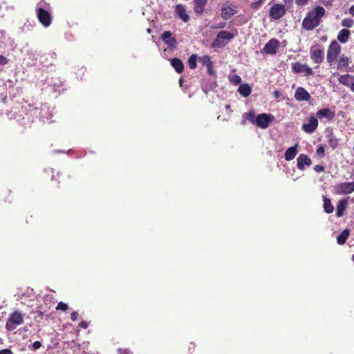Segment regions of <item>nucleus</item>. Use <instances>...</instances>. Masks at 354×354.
Here are the masks:
<instances>
[{"instance_id": "4d7b16f0", "label": "nucleus", "mask_w": 354, "mask_h": 354, "mask_svg": "<svg viewBox=\"0 0 354 354\" xmlns=\"http://www.w3.org/2000/svg\"><path fill=\"white\" fill-rule=\"evenodd\" d=\"M255 4L259 5V4H260V1H259V2L256 3Z\"/></svg>"}, {"instance_id": "79ce46f5", "label": "nucleus", "mask_w": 354, "mask_h": 354, "mask_svg": "<svg viewBox=\"0 0 354 354\" xmlns=\"http://www.w3.org/2000/svg\"><path fill=\"white\" fill-rule=\"evenodd\" d=\"M0 354H13V353L10 349L5 348L0 351Z\"/></svg>"}, {"instance_id": "473e14b6", "label": "nucleus", "mask_w": 354, "mask_h": 354, "mask_svg": "<svg viewBox=\"0 0 354 354\" xmlns=\"http://www.w3.org/2000/svg\"><path fill=\"white\" fill-rule=\"evenodd\" d=\"M199 62L203 66H207L211 65L212 62L210 60V57L208 55H203L199 58Z\"/></svg>"}, {"instance_id": "c85d7f7f", "label": "nucleus", "mask_w": 354, "mask_h": 354, "mask_svg": "<svg viewBox=\"0 0 354 354\" xmlns=\"http://www.w3.org/2000/svg\"><path fill=\"white\" fill-rule=\"evenodd\" d=\"M244 118L247 119L252 124H255V120L257 119V115L254 110H250L248 112L244 113Z\"/></svg>"}, {"instance_id": "72a5a7b5", "label": "nucleus", "mask_w": 354, "mask_h": 354, "mask_svg": "<svg viewBox=\"0 0 354 354\" xmlns=\"http://www.w3.org/2000/svg\"><path fill=\"white\" fill-rule=\"evenodd\" d=\"M353 25V20L351 18H345L342 21V26L346 28H351Z\"/></svg>"}, {"instance_id": "6e6d98bb", "label": "nucleus", "mask_w": 354, "mask_h": 354, "mask_svg": "<svg viewBox=\"0 0 354 354\" xmlns=\"http://www.w3.org/2000/svg\"><path fill=\"white\" fill-rule=\"evenodd\" d=\"M147 32H148V33H150V32H151V29H150V28H148V29H147Z\"/></svg>"}, {"instance_id": "6ab92c4d", "label": "nucleus", "mask_w": 354, "mask_h": 354, "mask_svg": "<svg viewBox=\"0 0 354 354\" xmlns=\"http://www.w3.org/2000/svg\"><path fill=\"white\" fill-rule=\"evenodd\" d=\"M349 62L350 59L348 57L345 55H342L337 60V68L338 70L345 69L348 67Z\"/></svg>"}, {"instance_id": "2eb2a0df", "label": "nucleus", "mask_w": 354, "mask_h": 354, "mask_svg": "<svg viewBox=\"0 0 354 354\" xmlns=\"http://www.w3.org/2000/svg\"><path fill=\"white\" fill-rule=\"evenodd\" d=\"M295 97L297 101H309L310 93L303 87H298L295 93Z\"/></svg>"}, {"instance_id": "cd10ccee", "label": "nucleus", "mask_w": 354, "mask_h": 354, "mask_svg": "<svg viewBox=\"0 0 354 354\" xmlns=\"http://www.w3.org/2000/svg\"><path fill=\"white\" fill-rule=\"evenodd\" d=\"M350 234V231L348 229L344 230L339 234L337 237V242L339 245H343L345 243L346 239L348 238Z\"/></svg>"}, {"instance_id": "f03ea898", "label": "nucleus", "mask_w": 354, "mask_h": 354, "mask_svg": "<svg viewBox=\"0 0 354 354\" xmlns=\"http://www.w3.org/2000/svg\"><path fill=\"white\" fill-rule=\"evenodd\" d=\"M310 57L313 62L317 64L323 62L324 58V47L319 44H315L310 47Z\"/></svg>"}, {"instance_id": "f704fd0d", "label": "nucleus", "mask_w": 354, "mask_h": 354, "mask_svg": "<svg viewBox=\"0 0 354 354\" xmlns=\"http://www.w3.org/2000/svg\"><path fill=\"white\" fill-rule=\"evenodd\" d=\"M230 81L231 83L237 85L239 84L241 82V78L238 75H233L232 76H230Z\"/></svg>"}, {"instance_id": "9d476101", "label": "nucleus", "mask_w": 354, "mask_h": 354, "mask_svg": "<svg viewBox=\"0 0 354 354\" xmlns=\"http://www.w3.org/2000/svg\"><path fill=\"white\" fill-rule=\"evenodd\" d=\"M279 46V41L276 39H272L265 45L263 52L270 55H274Z\"/></svg>"}, {"instance_id": "4c0bfd02", "label": "nucleus", "mask_w": 354, "mask_h": 354, "mask_svg": "<svg viewBox=\"0 0 354 354\" xmlns=\"http://www.w3.org/2000/svg\"><path fill=\"white\" fill-rule=\"evenodd\" d=\"M207 72L209 75H213L215 74V71L212 67V64H211V65H209V66H207Z\"/></svg>"}, {"instance_id": "a19ab883", "label": "nucleus", "mask_w": 354, "mask_h": 354, "mask_svg": "<svg viewBox=\"0 0 354 354\" xmlns=\"http://www.w3.org/2000/svg\"><path fill=\"white\" fill-rule=\"evenodd\" d=\"M314 170L316 172H322V171H323L324 170V168L322 165H315V167H314Z\"/></svg>"}, {"instance_id": "4be33fe9", "label": "nucleus", "mask_w": 354, "mask_h": 354, "mask_svg": "<svg viewBox=\"0 0 354 354\" xmlns=\"http://www.w3.org/2000/svg\"><path fill=\"white\" fill-rule=\"evenodd\" d=\"M297 147L296 145L293 147H289L285 152V159L287 161L292 160L295 158L297 153Z\"/></svg>"}, {"instance_id": "864d4df0", "label": "nucleus", "mask_w": 354, "mask_h": 354, "mask_svg": "<svg viewBox=\"0 0 354 354\" xmlns=\"http://www.w3.org/2000/svg\"><path fill=\"white\" fill-rule=\"evenodd\" d=\"M337 75H338V73H334L333 74V76H337Z\"/></svg>"}, {"instance_id": "a211bd4d", "label": "nucleus", "mask_w": 354, "mask_h": 354, "mask_svg": "<svg viewBox=\"0 0 354 354\" xmlns=\"http://www.w3.org/2000/svg\"><path fill=\"white\" fill-rule=\"evenodd\" d=\"M338 80L340 84L351 88L354 82V75L349 74L342 75L339 76Z\"/></svg>"}, {"instance_id": "603ef678", "label": "nucleus", "mask_w": 354, "mask_h": 354, "mask_svg": "<svg viewBox=\"0 0 354 354\" xmlns=\"http://www.w3.org/2000/svg\"><path fill=\"white\" fill-rule=\"evenodd\" d=\"M274 96H275L276 97H279V95H281V93H280V91H275L274 92Z\"/></svg>"}, {"instance_id": "7c9ffc66", "label": "nucleus", "mask_w": 354, "mask_h": 354, "mask_svg": "<svg viewBox=\"0 0 354 354\" xmlns=\"http://www.w3.org/2000/svg\"><path fill=\"white\" fill-rule=\"evenodd\" d=\"M314 12V14L321 19V18L325 14V9L322 6H317L315 8V9L312 11Z\"/></svg>"}, {"instance_id": "7ed1b4c3", "label": "nucleus", "mask_w": 354, "mask_h": 354, "mask_svg": "<svg viewBox=\"0 0 354 354\" xmlns=\"http://www.w3.org/2000/svg\"><path fill=\"white\" fill-rule=\"evenodd\" d=\"M23 315L21 313L18 311L14 312L10 315L6 324V328L10 331L15 330L17 326L23 322Z\"/></svg>"}, {"instance_id": "aec40b11", "label": "nucleus", "mask_w": 354, "mask_h": 354, "mask_svg": "<svg viewBox=\"0 0 354 354\" xmlns=\"http://www.w3.org/2000/svg\"><path fill=\"white\" fill-rule=\"evenodd\" d=\"M207 0H194V10L197 15H201L204 12V8L207 4Z\"/></svg>"}, {"instance_id": "423d86ee", "label": "nucleus", "mask_w": 354, "mask_h": 354, "mask_svg": "<svg viewBox=\"0 0 354 354\" xmlns=\"http://www.w3.org/2000/svg\"><path fill=\"white\" fill-rule=\"evenodd\" d=\"M274 120V116L271 114L261 113L257 115L255 125L261 129H267L271 122Z\"/></svg>"}, {"instance_id": "de8ad7c7", "label": "nucleus", "mask_w": 354, "mask_h": 354, "mask_svg": "<svg viewBox=\"0 0 354 354\" xmlns=\"http://www.w3.org/2000/svg\"><path fill=\"white\" fill-rule=\"evenodd\" d=\"M324 5H331L334 0H319Z\"/></svg>"}, {"instance_id": "f8f14e48", "label": "nucleus", "mask_w": 354, "mask_h": 354, "mask_svg": "<svg viewBox=\"0 0 354 354\" xmlns=\"http://www.w3.org/2000/svg\"><path fill=\"white\" fill-rule=\"evenodd\" d=\"M292 70L295 73H304L307 76L313 75V69L307 64H302L300 63H295L292 65Z\"/></svg>"}, {"instance_id": "bb28decb", "label": "nucleus", "mask_w": 354, "mask_h": 354, "mask_svg": "<svg viewBox=\"0 0 354 354\" xmlns=\"http://www.w3.org/2000/svg\"><path fill=\"white\" fill-rule=\"evenodd\" d=\"M238 91L242 96L246 97L250 95L252 89L248 84H242L239 86Z\"/></svg>"}, {"instance_id": "13d9d810", "label": "nucleus", "mask_w": 354, "mask_h": 354, "mask_svg": "<svg viewBox=\"0 0 354 354\" xmlns=\"http://www.w3.org/2000/svg\"><path fill=\"white\" fill-rule=\"evenodd\" d=\"M352 259L354 261V254L353 255Z\"/></svg>"}, {"instance_id": "b1692460", "label": "nucleus", "mask_w": 354, "mask_h": 354, "mask_svg": "<svg viewBox=\"0 0 354 354\" xmlns=\"http://www.w3.org/2000/svg\"><path fill=\"white\" fill-rule=\"evenodd\" d=\"M350 31L348 29H342L337 35V39L341 43H346L349 38Z\"/></svg>"}, {"instance_id": "5fc2aeb1", "label": "nucleus", "mask_w": 354, "mask_h": 354, "mask_svg": "<svg viewBox=\"0 0 354 354\" xmlns=\"http://www.w3.org/2000/svg\"><path fill=\"white\" fill-rule=\"evenodd\" d=\"M230 105H226V106H225V109H230Z\"/></svg>"}, {"instance_id": "a878e982", "label": "nucleus", "mask_w": 354, "mask_h": 354, "mask_svg": "<svg viewBox=\"0 0 354 354\" xmlns=\"http://www.w3.org/2000/svg\"><path fill=\"white\" fill-rule=\"evenodd\" d=\"M326 137L328 139L329 145L333 149L336 148L338 145V140L333 135V133L332 132V131H328L326 135Z\"/></svg>"}, {"instance_id": "e433bc0d", "label": "nucleus", "mask_w": 354, "mask_h": 354, "mask_svg": "<svg viewBox=\"0 0 354 354\" xmlns=\"http://www.w3.org/2000/svg\"><path fill=\"white\" fill-rule=\"evenodd\" d=\"M41 344L39 341H36L32 344V348L34 350H37L41 347Z\"/></svg>"}, {"instance_id": "37998d69", "label": "nucleus", "mask_w": 354, "mask_h": 354, "mask_svg": "<svg viewBox=\"0 0 354 354\" xmlns=\"http://www.w3.org/2000/svg\"><path fill=\"white\" fill-rule=\"evenodd\" d=\"M78 313L77 312H73L71 315V318L73 321H76L77 319Z\"/></svg>"}, {"instance_id": "0eeeda50", "label": "nucleus", "mask_w": 354, "mask_h": 354, "mask_svg": "<svg viewBox=\"0 0 354 354\" xmlns=\"http://www.w3.org/2000/svg\"><path fill=\"white\" fill-rule=\"evenodd\" d=\"M318 127V120L317 118L311 115L307 122H305L302 125V130L309 134H311L315 131Z\"/></svg>"}, {"instance_id": "ddd939ff", "label": "nucleus", "mask_w": 354, "mask_h": 354, "mask_svg": "<svg viewBox=\"0 0 354 354\" xmlns=\"http://www.w3.org/2000/svg\"><path fill=\"white\" fill-rule=\"evenodd\" d=\"M236 12V7L233 5H225L221 9V16L225 20L230 19Z\"/></svg>"}, {"instance_id": "39448f33", "label": "nucleus", "mask_w": 354, "mask_h": 354, "mask_svg": "<svg viewBox=\"0 0 354 354\" xmlns=\"http://www.w3.org/2000/svg\"><path fill=\"white\" fill-rule=\"evenodd\" d=\"M334 191L337 195L349 194L354 191V181L338 183L334 187Z\"/></svg>"}, {"instance_id": "2f4dec72", "label": "nucleus", "mask_w": 354, "mask_h": 354, "mask_svg": "<svg viewBox=\"0 0 354 354\" xmlns=\"http://www.w3.org/2000/svg\"><path fill=\"white\" fill-rule=\"evenodd\" d=\"M197 55H192L188 59V64L190 68L194 69L196 66Z\"/></svg>"}, {"instance_id": "6e6552de", "label": "nucleus", "mask_w": 354, "mask_h": 354, "mask_svg": "<svg viewBox=\"0 0 354 354\" xmlns=\"http://www.w3.org/2000/svg\"><path fill=\"white\" fill-rule=\"evenodd\" d=\"M286 12V9L282 4H274L273 5L270 10V16L274 19H281Z\"/></svg>"}, {"instance_id": "393cba45", "label": "nucleus", "mask_w": 354, "mask_h": 354, "mask_svg": "<svg viewBox=\"0 0 354 354\" xmlns=\"http://www.w3.org/2000/svg\"><path fill=\"white\" fill-rule=\"evenodd\" d=\"M170 62L171 66L175 68L178 73H181L183 72L184 65L180 59L178 58H174L171 59Z\"/></svg>"}, {"instance_id": "3c124183", "label": "nucleus", "mask_w": 354, "mask_h": 354, "mask_svg": "<svg viewBox=\"0 0 354 354\" xmlns=\"http://www.w3.org/2000/svg\"><path fill=\"white\" fill-rule=\"evenodd\" d=\"M349 12L351 15L354 16V5L349 8Z\"/></svg>"}, {"instance_id": "5701e85b", "label": "nucleus", "mask_w": 354, "mask_h": 354, "mask_svg": "<svg viewBox=\"0 0 354 354\" xmlns=\"http://www.w3.org/2000/svg\"><path fill=\"white\" fill-rule=\"evenodd\" d=\"M347 204V201L345 199H342L338 201L336 212L337 217H341L344 214V212L346 208Z\"/></svg>"}, {"instance_id": "1a4fd4ad", "label": "nucleus", "mask_w": 354, "mask_h": 354, "mask_svg": "<svg viewBox=\"0 0 354 354\" xmlns=\"http://www.w3.org/2000/svg\"><path fill=\"white\" fill-rule=\"evenodd\" d=\"M37 17L39 21L45 26L48 27L51 24V16L50 13L43 8H38Z\"/></svg>"}, {"instance_id": "f257e3e1", "label": "nucleus", "mask_w": 354, "mask_h": 354, "mask_svg": "<svg viewBox=\"0 0 354 354\" xmlns=\"http://www.w3.org/2000/svg\"><path fill=\"white\" fill-rule=\"evenodd\" d=\"M341 46L335 40H333L329 45L327 50L326 59L330 66H332L336 61L341 53Z\"/></svg>"}, {"instance_id": "ea45409f", "label": "nucleus", "mask_w": 354, "mask_h": 354, "mask_svg": "<svg viewBox=\"0 0 354 354\" xmlns=\"http://www.w3.org/2000/svg\"><path fill=\"white\" fill-rule=\"evenodd\" d=\"M317 153L319 156H323L324 153V148L322 146H320L317 149Z\"/></svg>"}, {"instance_id": "412c9836", "label": "nucleus", "mask_w": 354, "mask_h": 354, "mask_svg": "<svg viewBox=\"0 0 354 354\" xmlns=\"http://www.w3.org/2000/svg\"><path fill=\"white\" fill-rule=\"evenodd\" d=\"M176 12L178 17L184 21L187 22L189 19V15L186 12V10L183 6L178 4L176 7Z\"/></svg>"}, {"instance_id": "8fccbe9b", "label": "nucleus", "mask_w": 354, "mask_h": 354, "mask_svg": "<svg viewBox=\"0 0 354 354\" xmlns=\"http://www.w3.org/2000/svg\"><path fill=\"white\" fill-rule=\"evenodd\" d=\"M246 121H247V119H245V118H244V115L243 114V115H242V120H241V125H245V124H246Z\"/></svg>"}, {"instance_id": "09e8293b", "label": "nucleus", "mask_w": 354, "mask_h": 354, "mask_svg": "<svg viewBox=\"0 0 354 354\" xmlns=\"http://www.w3.org/2000/svg\"><path fill=\"white\" fill-rule=\"evenodd\" d=\"M80 326L82 328H86L88 327V323L85 321H82L80 324Z\"/></svg>"}, {"instance_id": "49530a36", "label": "nucleus", "mask_w": 354, "mask_h": 354, "mask_svg": "<svg viewBox=\"0 0 354 354\" xmlns=\"http://www.w3.org/2000/svg\"><path fill=\"white\" fill-rule=\"evenodd\" d=\"M308 0H295V2L297 5H304L308 2Z\"/></svg>"}, {"instance_id": "c03bdc74", "label": "nucleus", "mask_w": 354, "mask_h": 354, "mask_svg": "<svg viewBox=\"0 0 354 354\" xmlns=\"http://www.w3.org/2000/svg\"><path fill=\"white\" fill-rule=\"evenodd\" d=\"M118 353L119 354H131V352H130L129 350H122L121 348L118 349Z\"/></svg>"}, {"instance_id": "58836bf2", "label": "nucleus", "mask_w": 354, "mask_h": 354, "mask_svg": "<svg viewBox=\"0 0 354 354\" xmlns=\"http://www.w3.org/2000/svg\"><path fill=\"white\" fill-rule=\"evenodd\" d=\"M225 26V22H221L218 24L216 26H212V28L218 29V28H223Z\"/></svg>"}, {"instance_id": "bf43d9fd", "label": "nucleus", "mask_w": 354, "mask_h": 354, "mask_svg": "<svg viewBox=\"0 0 354 354\" xmlns=\"http://www.w3.org/2000/svg\"><path fill=\"white\" fill-rule=\"evenodd\" d=\"M0 342L2 343V339L0 338Z\"/></svg>"}, {"instance_id": "9b49d317", "label": "nucleus", "mask_w": 354, "mask_h": 354, "mask_svg": "<svg viewBox=\"0 0 354 354\" xmlns=\"http://www.w3.org/2000/svg\"><path fill=\"white\" fill-rule=\"evenodd\" d=\"M236 34L232 33L226 30L220 31L216 36V39L214 41L215 46H220L222 44L223 39L230 40L235 37Z\"/></svg>"}, {"instance_id": "20e7f679", "label": "nucleus", "mask_w": 354, "mask_h": 354, "mask_svg": "<svg viewBox=\"0 0 354 354\" xmlns=\"http://www.w3.org/2000/svg\"><path fill=\"white\" fill-rule=\"evenodd\" d=\"M320 23V19H319L313 12H310L304 18L302 26L303 27L310 30L317 27Z\"/></svg>"}, {"instance_id": "f3484780", "label": "nucleus", "mask_w": 354, "mask_h": 354, "mask_svg": "<svg viewBox=\"0 0 354 354\" xmlns=\"http://www.w3.org/2000/svg\"><path fill=\"white\" fill-rule=\"evenodd\" d=\"M171 35L170 31H165L162 35V39L169 48H174L176 45V40Z\"/></svg>"}, {"instance_id": "c756f323", "label": "nucleus", "mask_w": 354, "mask_h": 354, "mask_svg": "<svg viewBox=\"0 0 354 354\" xmlns=\"http://www.w3.org/2000/svg\"><path fill=\"white\" fill-rule=\"evenodd\" d=\"M324 208L327 214H330L333 212L334 207L329 198L324 197Z\"/></svg>"}, {"instance_id": "a18cd8bd", "label": "nucleus", "mask_w": 354, "mask_h": 354, "mask_svg": "<svg viewBox=\"0 0 354 354\" xmlns=\"http://www.w3.org/2000/svg\"><path fill=\"white\" fill-rule=\"evenodd\" d=\"M0 64L2 65L7 64V59L3 55H0Z\"/></svg>"}, {"instance_id": "dca6fc26", "label": "nucleus", "mask_w": 354, "mask_h": 354, "mask_svg": "<svg viewBox=\"0 0 354 354\" xmlns=\"http://www.w3.org/2000/svg\"><path fill=\"white\" fill-rule=\"evenodd\" d=\"M312 164V161L305 154H300L297 158V167L299 170H304L305 166H310Z\"/></svg>"}, {"instance_id": "4468645a", "label": "nucleus", "mask_w": 354, "mask_h": 354, "mask_svg": "<svg viewBox=\"0 0 354 354\" xmlns=\"http://www.w3.org/2000/svg\"><path fill=\"white\" fill-rule=\"evenodd\" d=\"M335 117V112L328 108L319 109L316 113V118L320 120L323 118L331 120Z\"/></svg>"}, {"instance_id": "c9c22d12", "label": "nucleus", "mask_w": 354, "mask_h": 354, "mask_svg": "<svg viewBox=\"0 0 354 354\" xmlns=\"http://www.w3.org/2000/svg\"><path fill=\"white\" fill-rule=\"evenodd\" d=\"M68 308V306L62 301L59 302L56 307L57 310H61L63 311L67 310Z\"/></svg>"}]
</instances>
